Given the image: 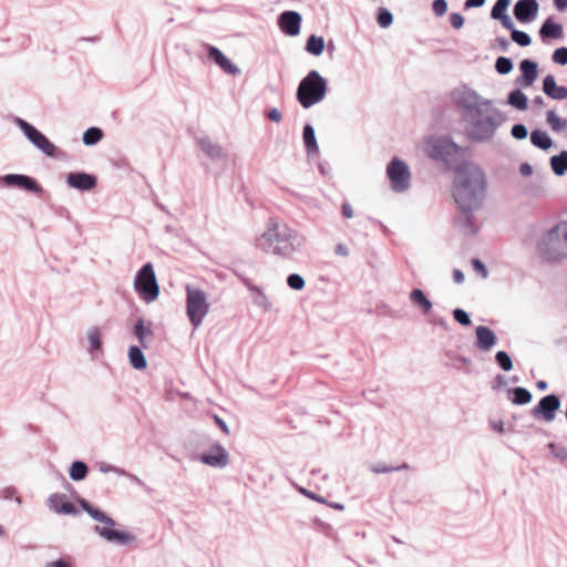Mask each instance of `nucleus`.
<instances>
[{
	"mask_svg": "<svg viewBox=\"0 0 567 567\" xmlns=\"http://www.w3.org/2000/svg\"><path fill=\"white\" fill-rule=\"evenodd\" d=\"M453 101L457 106L466 135L475 142L489 140L505 117L493 101L481 96L474 90L463 86L454 90Z\"/></svg>",
	"mask_w": 567,
	"mask_h": 567,
	"instance_id": "nucleus-1",
	"label": "nucleus"
},
{
	"mask_svg": "<svg viewBox=\"0 0 567 567\" xmlns=\"http://www.w3.org/2000/svg\"><path fill=\"white\" fill-rule=\"evenodd\" d=\"M485 189V174L477 165L466 163L456 169L453 197L460 209L457 224L467 235L476 231L472 215L482 207Z\"/></svg>",
	"mask_w": 567,
	"mask_h": 567,
	"instance_id": "nucleus-2",
	"label": "nucleus"
},
{
	"mask_svg": "<svg viewBox=\"0 0 567 567\" xmlns=\"http://www.w3.org/2000/svg\"><path fill=\"white\" fill-rule=\"evenodd\" d=\"M306 243L305 235L274 218L267 221L266 229L256 238V246L260 250L282 259H293L303 250Z\"/></svg>",
	"mask_w": 567,
	"mask_h": 567,
	"instance_id": "nucleus-3",
	"label": "nucleus"
},
{
	"mask_svg": "<svg viewBox=\"0 0 567 567\" xmlns=\"http://www.w3.org/2000/svg\"><path fill=\"white\" fill-rule=\"evenodd\" d=\"M536 251L547 262H560L567 258V221H560L543 231L536 239Z\"/></svg>",
	"mask_w": 567,
	"mask_h": 567,
	"instance_id": "nucleus-4",
	"label": "nucleus"
},
{
	"mask_svg": "<svg viewBox=\"0 0 567 567\" xmlns=\"http://www.w3.org/2000/svg\"><path fill=\"white\" fill-rule=\"evenodd\" d=\"M328 92L327 80L317 71L311 70L299 82L296 97L303 109H310L324 100Z\"/></svg>",
	"mask_w": 567,
	"mask_h": 567,
	"instance_id": "nucleus-5",
	"label": "nucleus"
},
{
	"mask_svg": "<svg viewBox=\"0 0 567 567\" xmlns=\"http://www.w3.org/2000/svg\"><path fill=\"white\" fill-rule=\"evenodd\" d=\"M80 506L94 520L103 524V526H95L94 528L96 534H99L102 538L106 539L107 542L121 545H126L133 540L132 535L122 530L113 529L112 527L115 525L114 519L99 508H95L86 499H80Z\"/></svg>",
	"mask_w": 567,
	"mask_h": 567,
	"instance_id": "nucleus-6",
	"label": "nucleus"
},
{
	"mask_svg": "<svg viewBox=\"0 0 567 567\" xmlns=\"http://www.w3.org/2000/svg\"><path fill=\"white\" fill-rule=\"evenodd\" d=\"M186 315L194 330L198 329L210 310L208 295L203 289L186 285Z\"/></svg>",
	"mask_w": 567,
	"mask_h": 567,
	"instance_id": "nucleus-7",
	"label": "nucleus"
},
{
	"mask_svg": "<svg viewBox=\"0 0 567 567\" xmlns=\"http://www.w3.org/2000/svg\"><path fill=\"white\" fill-rule=\"evenodd\" d=\"M134 289L146 303L155 301L159 295L154 267L151 262L145 264L136 274Z\"/></svg>",
	"mask_w": 567,
	"mask_h": 567,
	"instance_id": "nucleus-8",
	"label": "nucleus"
},
{
	"mask_svg": "<svg viewBox=\"0 0 567 567\" xmlns=\"http://www.w3.org/2000/svg\"><path fill=\"white\" fill-rule=\"evenodd\" d=\"M461 151L462 148L446 136L429 137L425 140L426 154L436 161H443L445 163L454 162Z\"/></svg>",
	"mask_w": 567,
	"mask_h": 567,
	"instance_id": "nucleus-9",
	"label": "nucleus"
},
{
	"mask_svg": "<svg viewBox=\"0 0 567 567\" xmlns=\"http://www.w3.org/2000/svg\"><path fill=\"white\" fill-rule=\"evenodd\" d=\"M13 123L38 151L49 157L55 156L58 147L37 127L18 116L13 118Z\"/></svg>",
	"mask_w": 567,
	"mask_h": 567,
	"instance_id": "nucleus-10",
	"label": "nucleus"
},
{
	"mask_svg": "<svg viewBox=\"0 0 567 567\" xmlns=\"http://www.w3.org/2000/svg\"><path fill=\"white\" fill-rule=\"evenodd\" d=\"M386 175L394 192L403 193L410 188L411 173L409 166L403 161L393 158L388 164Z\"/></svg>",
	"mask_w": 567,
	"mask_h": 567,
	"instance_id": "nucleus-11",
	"label": "nucleus"
},
{
	"mask_svg": "<svg viewBox=\"0 0 567 567\" xmlns=\"http://www.w3.org/2000/svg\"><path fill=\"white\" fill-rule=\"evenodd\" d=\"M0 184L7 187H18L25 192L40 195L41 185L31 176L24 174H7L0 177Z\"/></svg>",
	"mask_w": 567,
	"mask_h": 567,
	"instance_id": "nucleus-12",
	"label": "nucleus"
},
{
	"mask_svg": "<svg viewBox=\"0 0 567 567\" xmlns=\"http://www.w3.org/2000/svg\"><path fill=\"white\" fill-rule=\"evenodd\" d=\"M199 460L210 467L224 468L229 463V454L221 444L215 443L199 456Z\"/></svg>",
	"mask_w": 567,
	"mask_h": 567,
	"instance_id": "nucleus-13",
	"label": "nucleus"
},
{
	"mask_svg": "<svg viewBox=\"0 0 567 567\" xmlns=\"http://www.w3.org/2000/svg\"><path fill=\"white\" fill-rule=\"evenodd\" d=\"M559 408L560 399L556 394H548L539 400L538 404L533 409L532 414L535 417H543L546 422H551Z\"/></svg>",
	"mask_w": 567,
	"mask_h": 567,
	"instance_id": "nucleus-14",
	"label": "nucleus"
},
{
	"mask_svg": "<svg viewBox=\"0 0 567 567\" xmlns=\"http://www.w3.org/2000/svg\"><path fill=\"white\" fill-rule=\"evenodd\" d=\"M539 4L536 0H518L514 6V16L522 22H532L537 17Z\"/></svg>",
	"mask_w": 567,
	"mask_h": 567,
	"instance_id": "nucleus-15",
	"label": "nucleus"
},
{
	"mask_svg": "<svg viewBox=\"0 0 567 567\" xmlns=\"http://www.w3.org/2000/svg\"><path fill=\"white\" fill-rule=\"evenodd\" d=\"M301 16L297 11H284L278 18L280 30L289 35L296 37L300 33Z\"/></svg>",
	"mask_w": 567,
	"mask_h": 567,
	"instance_id": "nucleus-16",
	"label": "nucleus"
},
{
	"mask_svg": "<svg viewBox=\"0 0 567 567\" xmlns=\"http://www.w3.org/2000/svg\"><path fill=\"white\" fill-rule=\"evenodd\" d=\"M66 184L69 187L81 190V192H87L93 189L96 184L97 179L94 175L84 173V172H72L68 174L66 176Z\"/></svg>",
	"mask_w": 567,
	"mask_h": 567,
	"instance_id": "nucleus-17",
	"label": "nucleus"
},
{
	"mask_svg": "<svg viewBox=\"0 0 567 567\" xmlns=\"http://www.w3.org/2000/svg\"><path fill=\"white\" fill-rule=\"evenodd\" d=\"M208 58L213 60L224 72L238 75L240 74V69L235 65L218 48L206 44Z\"/></svg>",
	"mask_w": 567,
	"mask_h": 567,
	"instance_id": "nucleus-18",
	"label": "nucleus"
},
{
	"mask_svg": "<svg viewBox=\"0 0 567 567\" xmlns=\"http://www.w3.org/2000/svg\"><path fill=\"white\" fill-rule=\"evenodd\" d=\"M476 341L475 347L480 351L489 352L497 343L495 332L485 326H478L475 329Z\"/></svg>",
	"mask_w": 567,
	"mask_h": 567,
	"instance_id": "nucleus-19",
	"label": "nucleus"
},
{
	"mask_svg": "<svg viewBox=\"0 0 567 567\" xmlns=\"http://www.w3.org/2000/svg\"><path fill=\"white\" fill-rule=\"evenodd\" d=\"M519 70L522 75L516 80V82L523 87H528L533 85L538 74V65L536 62L525 59L519 63Z\"/></svg>",
	"mask_w": 567,
	"mask_h": 567,
	"instance_id": "nucleus-20",
	"label": "nucleus"
},
{
	"mask_svg": "<svg viewBox=\"0 0 567 567\" xmlns=\"http://www.w3.org/2000/svg\"><path fill=\"white\" fill-rule=\"evenodd\" d=\"M133 334L136 337L142 348H150L154 336L152 322H146L143 318L137 319L133 327Z\"/></svg>",
	"mask_w": 567,
	"mask_h": 567,
	"instance_id": "nucleus-21",
	"label": "nucleus"
},
{
	"mask_svg": "<svg viewBox=\"0 0 567 567\" xmlns=\"http://www.w3.org/2000/svg\"><path fill=\"white\" fill-rule=\"evenodd\" d=\"M198 146L207 157L213 161H221L226 157L224 148L212 138L205 136L197 140Z\"/></svg>",
	"mask_w": 567,
	"mask_h": 567,
	"instance_id": "nucleus-22",
	"label": "nucleus"
},
{
	"mask_svg": "<svg viewBox=\"0 0 567 567\" xmlns=\"http://www.w3.org/2000/svg\"><path fill=\"white\" fill-rule=\"evenodd\" d=\"M64 495L62 494H52L48 498V506L50 509L58 514H64V515H74L76 514L75 506L64 501Z\"/></svg>",
	"mask_w": 567,
	"mask_h": 567,
	"instance_id": "nucleus-23",
	"label": "nucleus"
},
{
	"mask_svg": "<svg viewBox=\"0 0 567 567\" xmlns=\"http://www.w3.org/2000/svg\"><path fill=\"white\" fill-rule=\"evenodd\" d=\"M543 91L544 93L554 100H565L567 99V87L558 86L556 84L555 76L548 74L543 80Z\"/></svg>",
	"mask_w": 567,
	"mask_h": 567,
	"instance_id": "nucleus-24",
	"label": "nucleus"
},
{
	"mask_svg": "<svg viewBox=\"0 0 567 567\" xmlns=\"http://www.w3.org/2000/svg\"><path fill=\"white\" fill-rule=\"evenodd\" d=\"M249 291L254 293L252 296V302L255 306L260 308L264 312H269L272 309V303L268 296L265 293V291L255 285L248 284L247 285Z\"/></svg>",
	"mask_w": 567,
	"mask_h": 567,
	"instance_id": "nucleus-25",
	"label": "nucleus"
},
{
	"mask_svg": "<svg viewBox=\"0 0 567 567\" xmlns=\"http://www.w3.org/2000/svg\"><path fill=\"white\" fill-rule=\"evenodd\" d=\"M410 301L417 307L423 315L430 313L432 310L433 303L432 301L425 296L423 290L415 288L410 292Z\"/></svg>",
	"mask_w": 567,
	"mask_h": 567,
	"instance_id": "nucleus-26",
	"label": "nucleus"
},
{
	"mask_svg": "<svg viewBox=\"0 0 567 567\" xmlns=\"http://www.w3.org/2000/svg\"><path fill=\"white\" fill-rule=\"evenodd\" d=\"M539 34L542 38L559 39L563 37V27L548 18L540 27Z\"/></svg>",
	"mask_w": 567,
	"mask_h": 567,
	"instance_id": "nucleus-27",
	"label": "nucleus"
},
{
	"mask_svg": "<svg viewBox=\"0 0 567 567\" xmlns=\"http://www.w3.org/2000/svg\"><path fill=\"white\" fill-rule=\"evenodd\" d=\"M530 142L534 146L544 151L549 150L553 146V140L547 132L542 130H534L530 133Z\"/></svg>",
	"mask_w": 567,
	"mask_h": 567,
	"instance_id": "nucleus-28",
	"label": "nucleus"
},
{
	"mask_svg": "<svg viewBox=\"0 0 567 567\" xmlns=\"http://www.w3.org/2000/svg\"><path fill=\"white\" fill-rule=\"evenodd\" d=\"M128 360L131 365L136 370L146 368L147 362L142 349L137 346H132L128 349Z\"/></svg>",
	"mask_w": 567,
	"mask_h": 567,
	"instance_id": "nucleus-29",
	"label": "nucleus"
},
{
	"mask_svg": "<svg viewBox=\"0 0 567 567\" xmlns=\"http://www.w3.org/2000/svg\"><path fill=\"white\" fill-rule=\"evenodd\" d=\"M306 150L309 154L318 152V144L316 140L315 128L310 124H306L302 132Z\"/></svg>",
	"mask_w": 567,
	"mask_h": 567,
	"instance_id": "nucleus-30",
	"label": "nucleus"
},
{
	"mask_svg": "<svg viewBox=\"0 0 567 567\" xmlns=\"http://www.w3.org/2000/svg\"><path fill=\"white\" fill-rule=\"evenodd\" d=\"M550 166L557 176H563L567 172V151L560 152L550 158Z\"/></svg>",
	"mask_w": 567,
	"mask_h": 567,
	"instance_id": "nucleus-31",
	"label": "nucleus"
},
{
	"mask_svg": "<svg viewBox=\"0 0 567 567\" xmlns=\"http://www.w3.org/2000/svg\"><path fill=\"white\" fill-rule=\"evenodd\" d=\"M546 123L554 132L557 133L567 128V120L558 116L554 110H549L546 113Z\"/></svg>",
	"mask_w": 567,
	"mask_h": 567,
	"instance_id": "nucleus-32",
	"label": "nucleus"
},
{
	"mask_svg": "<svg viewBox=\"0 0 567 567\" xmlns=\"http://www.w3.org/2000/svg\"><path fill=\"white\" fill-rule=\"evenodd\" d=\"M86 338L89 341V352L93 355L94 351H97L102 347V336L97 327H91L86 331Z\"/></svg>",
	"mask_w": 567,
	"mask_h": 567,
	"instance_id": "nucleus-33",
	"label": "nucleus"
},
{
	"mask_svg": "<svg viewBox=\"0 0 567 567\" xmlns=\"http://www.w3.org/2000/svg\"><path fill=\"white\" fill-rule=\"evenodd\" d=\"M508 104L517 110L525 111L528 105L527 96L520 90H514L508 94Z\"/></svg>",
	"mask_w": 567,
	"mask_h": 567,
	"instance_id": "nucleus-34",
	"label": "nucleus"
},
{
	"mask_svg": "<svg viewBox=\"0 0 567 567\" xmlns=\"http://www.w3.org/2000/svg\"><path fill=\"white\" fill-rule=\"evenodd\" d=\"M306 50L312 55H320L324 50V40L322 37L310 35L306 43Z\"/></svg>",
	"mask_w": 567,
	"mask_h": 567,
	"instance_id": "nucleus-35",
	"label": "nucleus"
},
{
	"mask_svg": "<svg viewBox=\"0 0 567 567\" xmlns=\"http://www.w3.org/2000/svg\"><path fill=\"white\" fill-rule=\"evenodd\" d=\"M89 472L87 465L82 461H74L70 467V477L73 481H82L86 477Z\"/></svg>",
	"mask_w": 567,
	"mask_h": 567,
	"instance_id": "nucleus-36",
	"label": "nucleus"
},
{
	"mask_svg": "<svg viewBox=\"0 0 567 567\" xmlns=\"http://www.w3.org/2000/svg\"><path fill=\"white\" fill-rule=\"evenodd\" d=\"M513 399L512 402L517 405H524L532 401V393L525 388H514L512 390Z\"/></svg>",
	"mask_w": 567,
	"mask_h": 567,
	"instance_id": "nucleus-37",
	"label": "nucleus"
},
{
	"mask_svg": "<svg viewBox=\"0 0 567 567\" xmlns=\"http://www.w3.org/2000/svg\"><path fill=\"white\" fill-rule=\"evenodd\" d=\"M103 137V132L99 127H90L87 128L83 134V143L87 146L95 145L99 143Z\"/></svg>",
	"mask_w": 567,
	"mask_h": 567,
	"instance_id": "nucleus-38",
	"label": "nucleus"
},
{
	"mask_svg": "<svg viewBox=\"0 0 567 567\" xmlns=\"http://www.w3.org/2000/svg\"><path fill=\"white\" fill-rule=\"evenodd\" d=\"M408 468V464L403 463L399 466H389L384 463H374L369 465V470L375 474H385L395 471H401Z\"/></svg>",
	"mask_w": 567,
	"mask_h": 567,
	"instance_id": "nucleus-39",
	"label": "nucleus"
},
{
	"mask_svg": "<svg viewBox=\"0 0 567 567\" xmlns=\"http://www.w3.org/2000/svg\"><path fill=\"white\" fill-rule=\"evenodd\" d=\"M509 4L511 0H497L491 11L492 19L497 20L498 18H503V16L507 14L506 11Z\"/></svg>",
	"mask_w": 567,
	"mask_h": 567,
	"instance_id": "nucleus-40",
	"label": "nucleus"
},
{
	"mask_svg": "<svg viewBox=\"0 0 567 567\" xmlns=\"http://www.w3.org/2000/svg\"><path fill=\"white\" fill-rule=\"evenodd\" d=\"M495 360L498 367L504 371H511L513 369V361L506 351H498L495 354Z\"/></svg>",
	"mask_w": 567,
	"mask_h": 567,
	"instance_id": "nucleus-41",
	"label": "nucleus"
},
{
	"mask_svg": "<svg viewBox=\"0 0 567 567\" xmlns=\"http://www.w3.org/2000/svg\"><path fill=\"white\" fill-rule=\"evenodd\" d=\"M495 69L502 75L508 74L513 70V62L509 58L499 56L495 62Z\"/></svg>",
	"mask_w": 567,
	"mask_h": 567,
	"instance_id": "nucleus-42",
	"label": "nucleus"
},
{
	"mask_svg": "<svg viewBox=\"0 0 567 567\" xmlns=\"http://www.w3.org/2000/svg\"><path fill=\"white\" fill-rule=\"evenodd\" d=\"M378 24L381 28H389L393 22V14L385 8H380L377 16Z\"/></svg>",
	"mask_w": 567,
	"mask_h": 567,
	"instance_id": "nucleus-43",
	"label": "nucleus"
},
{
	"mask_svg": "<svg viewBox=\"0 0 567 567\" xmlns=\"http://www.w3.org/2000/svg\"><path fill=\"white\" fill-rule=\"evenodd\" d=\"M511 38L520 47H528L532 42L530 37L526 32L517 29L512 30Z\"/></svg>",
	"mask_w": 567,
	"mask_h": 567,
	"instance_id": "nucleus-44",
	"label": "nucleus"
},
{
	"mask_svg": "<svg viewBox=\"0 0 567 567\" xmlns=\"http://www.w3.org/2000/svg\"><path fill=\"white\" fill-rule=\"evenodd\" d=\"M287 285L293 290H302L305 288V279L298 274H290L287 277Z\"/></svg>",
	"mask_w": 567,
	"mask_h": 567,
	"instance_id": "nucleus-45",
	"label": "nucleus"
},
{
	"mask_svg": "<svg viewBox=\"0 0 567 567\" xmlns=\"http://www.w3.org/2000/svg\"><path fill=\"white\" fill-rule=\"evenodd\" d=\"M17 488L13 487V486H7L2 489H0V498H3V499H14L16 503L18 505H20L22 502H21V498L19 496H17Z\"/></svg>",
	"mask_w": 567,
	"mask_h": 567,
	"instance_id": "nucleus-46",
	"label": "nucleus"
},
{
	"mask_svg": "<svg viewBox=\"0 0 567 567\" xmlns=\"http://www.w3.org/2000/svg\"><path fill=\"white\" fill-rule=\"evenodd\" d=\"M453 318L455 321H457L462 326L471 324V318H470L468 313L461 308H456L453 310Z\"/></svg>",
	"mask_w": 567,
	"mask_h": 567,
	"instance_id": "nucleus-47",
	"label": "nucleus"
},
{
	"mask_svg": "<svg viewBox=\"0 0 567 567\" xmlns=\"http://www.w3.org/2000/svg\"><path fill=\"white\" fill-rule=\"evenodd\" d=\"M553 61L560 65L567 64V48H558L553 53Z\"/></svg>",
	"mask_w": 567,
	"mask_h": 567,
	"instance_id": "nucleus-48",
	"label": "nucleus"
},
{
	"mask_svg": "<svg viewBox=\"0 0 567 567\" xmlns=\"http://www.w3.org/2000/svg\"><path fill=\"white\" fill-rule=\"evenodd\" d=\"M511 134L516 140H524L528 135V131L524 124H515L512 127Z\"/></svg>",
	"mask_w": 567,
	"mask_h": 567,
	"instance_id": "nucleus-49",
	"label": "nucleus"
},
{
	"mask_svg": "<svg viewBox=\"0 0 567 567\" xmlns=\"http://www.w3.org/2000/svg\"><path fill=\"white\" fill-rule=\"evenodd\" d=\"M97 467H99V471L102 472V473L113 472V473H115L117 475L125 474V470L120 468V467L114 466V465H111V464H107V463H104V462L99 463Z\"/></svg>",
	"mask_w": 567,
	"mask_h": 567,
	"instance_id": "nucleus-50",
	"label": "nucleus"
},
{
	"mask_svg": "<svg viewBox=\"0 0 567 567\" xmlns=\"http://www.w3.org/2000/svg\"><path fill=\"white\" fill-rule=\"evenodd\" d=\"M432 8L437 17H442L447 11V2L445 0H434Z\"/></svg>",
	"mask_w": 567,
	"mask_h": 567,
	"instance_id": "nucleus-51",
	"label": "nucleus"
},
{
	"mask_svg": "<svg viewBox=\"0 0 567 567\" xmlns=\"http://www.w3.org/2000/svg\"><path fill=\"white\" fill-rule=\"evenodd\" d=\"M471 264L475 271L480 272L483 278H486L488 276V271L485 267V265L477 258H473L471 260Z\"/></svg>",
	"mask_w": 567,
	"mask_h": 567,
	"instance_id": "nucleus-52",
	"label": "nucleus"
},
{
	"mask_svg": "<svg viewBox=\"0 0 567 567\" xmlns=\"http://www.w3.org/2000/svg\"><path fill=\"white\" fill-rule=\"evenodd\" d=\"M450 23L454 29H461L464 25V18L457 12L451 13Z\"/></svg>",
	"mask_w": 567,
	"mask_h": 567,
	"instance_id": "nucleus-53",
	"label": "nucleus"
},
{
	"mask_svg": "<svg viewBox=\"0 0 567 567\" xmlns=\"http://www.w3.org/2000/svg\"><path fill=\"white\" fill-rule=\"evenodd\" d=\"M488 424H489V427L499 433V434H503L505 433V425H504V422L503 420L501 419H492L488 421Z\"/></svg>",
	"mask_w": 567,
	"mask_h": 567,
	"instance_id": "nucleus-54",
	"label": "nucleus"
},
{
	"mask_svg": "<svg viewBox=\"0 0 567 567\" xmlns=\"http://www.w3.org/2000/svg\"><path fill=\"white\" fill-rule=\"evenodd\" d=\"M299 492L301 494H303L305 496H307L308 498L312 499V501H316L318 503H326V501H324V498L322 496L317 495L313 492H310V491H308V489H306L303 487H300Z\"/></svg>",
	"mask_w": 567,
	"mask_h": 567,
	"instance_id": "nucleus-55",
	"label": "nucleus"
},
{
	"mask_svg": "<svg viewBox=\"0 0 567 567\" xmlns=\"http://www.w3.org/2000/svg\"><path fill=\"white\" fill-rule=\"evenodd\" d=\"M455 368L461 369L462 367H470L472 364V361L470 358H466L464 355H455Z\"/></svg>",
	"mask_w": 567,
	"mask_h": 567,
	"instance_id": "nucleus-56",
	"label": "nucleus"
},
{
	"mask_svg": "<svg viewBox=\"0 0 567 567\" xmlns=\"http://www.w3.org/2000/svg\"><path fill=\"white\" fill-rule=\"evenodd\" d=\"M497 20L501 21L503 28H505L506 30H509L511 32L512 30H515L514 22L512 21L508 14H505L503 16V18H498Z\"/></svg>",
	"mask_w": 567,
	"mask_h": 567,
	"instance_id": "nucleus-57",
	"label": "nucleus"
},
{
	"mask_svg": "<svg viewBox=\"0 0 567 567\" xmlns=\"http://www.w3.org/2000/svg\"><path fill=\"white\" fill-rule=\"evenodd\" d=\"M267 117L275 123H279L282 118L281 113L277 109L269 110L267 112Z\"/></svg>",
	"mask_w": 567,
	"mask_h": 567,
	"instance_id": "nucleus-58",
	"label": "nucleus"
},
{
	"mask_svg": "<svg viewBox=\"0 0 567 567\" xmlns=\"http://www.w3.org/2000/svg\"><path fill=\"white\" fill-rule=\"evenodd\" d=\"M44 567H71V564L66 561L65 559H56L53 561H49L45 564Z\"/></svg>",
	"mask_w": 567,
	"mask_h": 567,
	"instance_id": "nucleus-59",
	"label": "nucleus"
},
{
	"mask_svg": "<svg viewBox=\"0 0 567 567\" xmlns=\"http://www.w3.org/2000/svg\"><path fill=\"white\" fill-rule=\"evenodd\" d=\"M453 280L455 284L462 285L465 280L463 271L460 269H454L453 270Z\"/></svg>",
	"mask_w": 567,
	"mask_h": 567,
	"instance_id": "nucleus-60",
	"label": "nucleus"
},
{
	"mask_svg": "<svg viewBox=\"0 0 567 567\" xmlns=\"http://www.w3.org/2000/svg\"><path fill=\"white\" fill-rule=\"evenodd\" d=\"M341 209H342L343 217H346V218L353 217V209L349 203H343Z\"/></svg>",
	"mask_w": 567,
	"mask_h": 567,
	"instance_id": "nucleus-61",
	"label": "nucleus"
},
{
	"mask_svg": "<svg viewBox=\"0 0 567 567\" xmlns=\"http://www.w3.org/2000/svg\"><path fill=\"white\" fill-rule=\"evenodd\" d=\"M486 0H466L465 1V9H471V8H480L482 6H484Z\"/></svg>",
	"mask_w": 567,
	"mask_h": 567,
	"instance_id": "nucleus-62",
	"label": "nucleus"
},
{
	"mask_svg": "<svg viewBox=\"0 0 567 567\" xmlns=\"http://www.w3.org/2000/svg\"><path fill=\"white\" fill-rule=\"evenodd\" d=\"M519 173L523 176H530L533 174V167L528 163H523L519 166Z\"/></svg>",
	"mask_w": 567,
	"mask_h": 567,
	"instance_id": "nucleus-63",
	"label": "nucleus"
},
{
	"mask_svg": "<svg viewBox=\"0 0 567 567\" xmlns=\"http://www.w3.org/2000/svg\"><path fill=\"white\" fill-rule=\"evenodd\" d=\"M554 456L560 461H566L567 460V449L560 447V449L554 451Z\"/></svg>",
	"mask_w": 567,
	"mask_h": 567,
	"instance_id": "nucleus-64",
	"label": "nucleus"
}]
</instances>
